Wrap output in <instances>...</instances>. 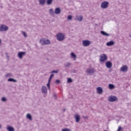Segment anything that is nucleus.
<instances>
[{"label": "nucleus", "instance_id": "nucleus-1", "mask_svg": "<svg viewBox=\"0 0 131 131\" xmlns=\"http://www.w3.org/2000/svg\"><path fill=\"white\" fill-rule=\"evenodd\" d=\"M41 46H46L47 45H50L51 43V41L49 39H46L45 38H41L39 40Z\"/></svg>", "mask_w": 131, "mask_h": 131}, {"label": "nucleus", "instance_id": "nucleus-2", "mask_svg": "<svg viewBox=\"0 0 131 131\" xmlns=\"http://www.w3.org/2000/svg\"><path fill=\"white\" fill-rule=\"evenodd\" d=\"M56 38L58 41H62L64 40L65 36H64V34H63V33H59L56 35Z\"/></svg>", "mask_w": 131, "mask_h": 131}, {"label": "nucleus", "instance_id": "nucleus-3", "mask_svg": "<svg viewBox=\"0 0 131 131\" xmlns=\"http://www.w3.org/2000/svg\"><path fill=\"white\" fill-rule=\"evenodd\" d=\"M108 101L111 102H117V101H118V98H117L116 96L111 95L108 96Z\"/></svg>", "mask_w": 131, "mask_h": 131}, {"label": "nucleus", "instance_id": "nucleus-4", "mask_svg": "<svg viewBox=\"0 0 131 131\" xmlns=\"http://www.w3.org/2000/svg\"><path fill=\"white\" fill-rule=\"evenodd\" d=\"M101 9H107L109 7V2L107 1H104L101 4L100 6Z\"/></svg>", "mask_w": 131, "mask_h": 131}, {"label": "nucleus", "instance_id": "nucleus-5", "mask_svg": "<svg viewBox=\"0 0 131 131\" xmlns=\"http://www.w3.org/2000/svg\"><path fill=\"white\" fill-rule=\"evenodd\" d=\"M107 56H106V54H101L100 56V62H105V61H106L107 60Z\"/></svg>", "mask_w": 131, "mask_h": 131}, {"label": "nucleus", "instance_id": "nucleus-6", "mask_svg": "<svg viewBox=\"0 0 131 131\" xmlns=\"http://www.w3.org/2000/svg\"><path fill=\"white\" fill-rule=\"evenodd\" d=\"M9 27L5 25H1L0 26V31H8Z\"/></svg>", "mask_w": 131, "mask_h": 131}, {"label": "nucleus", "instance_id": "nucleus-7", "mask_svg": "<svg viewBox=\"0 0 131 131\" xmlns=\"http://www.w3.org/2000/svg\"><path fill=\"white\" fill-rule=\"evenodd\" d=\"M26 55V52H19L17 53V57L19 59H23V57Z\"/></svg>", "mask_w": 131, "mask_h": 131}, {"label": "nucleus", "instance_id": "nucleus-8", "mask_svg": "<svg viewBox=\"0 0 131 131\" xmlns=\"http://www.w3.org/2000/svg\"><path fill=\"white\" fill-rule=\"evenodd\" d=\"M91 43V41L89 40H84L82 41V45L83 47H89Z\"/></svg>", "mask_w": 131, "mask_h": 131}, {"label": "nucleus", "instance_id": "nucleus-9", "mask_svg": "<svg viewBox=\"0 0 131 131\" xmlns=\"http://www.w3.org/2000/svg\"><path fill=\"white\" fill-rule=\"evenodd\" d=\"M95 71L94 69H89L86 70V72L88 75H92V74H94V73H95Z\"/></svg>", "mask_w": 131, "mask_h": 131}, {"label": "nucleus", "instance_id": "nucleus-10", "mask_svg": "<svg viewBox=\"0 0 131 131\" xmlns=\"http://www.w3.org/2000/svg\"><path fill=\"white\" fill-rule=\"evenodd\" d=\"M127 70H128V68L126 65L122 66L120 69V71H122V72H126Z\"/></svg>", "mask_w": 131, "mask_h": 131}, {"label": "nucleus", "instance_id": "nucleus-11", "mask_svg": "<svg viewBox=\"0 0 131 131\" xmlns=\"http://www.w3.org/2000/svg\"><path fill=\"white\" fill-rule=\"evenodd\" d=\"M41 91L42 94H47L48 93V89L46 86H42Z\"/></svg>", "mask_w": 131, "mask_h": 131}, {"label": "nucleus", "instance_id": "nucleus-12", "mask_svg": "<svg viewBox=\"0 0 131 131\" xmlns=\"http://www.w3.org/2000/svg\"><path fill=\"white\" fill-rule=\"evenodd\" d=\"M97 94L99 95H101V94H103V88L101 87H97L96 88Z\"/></svg>", "mask_w": 131, "mask_h": 131}, {"label": "nucleus", "instance_id": "nucleus-13", "mask_svg": "<svg viewBox=\"0 0 131 131\" xmlns=\"http://www.w3.org/2000/svg\"><path fill=\"white\" fill-rule=\"evenodd\" d=\"M75 20H77V21H79V22H81V21L83 20V17L81 15L79 16H77L75 18Z\"/></svg>", "mask_w": 131, "mask_h": 131}, {"label": "nucleus", "instance_id": "nucleus-14", "mask_svg": "<svg viewBox=\"0 0 131 131\" xmlns=\"http://www.w3.org/2000/svg\"><path fill=\"white\" fill-rule=\"evenodd\" d=\"M54 13L56 15H59V14H60L61 13V9H60V7L56 8L55 10Z\"/></svg>", "mask_w": 131, "mask_h": 131}, {"label": "nucleus", "instance_id": "nucleus-15", "mask_svg": "<svg viewBox=\"0 0 131 131\" xmlns=\"http://www.w3.org/2000/svg\"><path fill=\"white\" fill-rule=\"evenodd\" d=\"M105 66L107 68L110 69L111 67H112V62L111 61H107L105 63Z\"/></svg>", "mask_w": 131, "mask_h": 131}, {"label": "nucleus", "instance_id": "nucleus-16", "mask_svg": "<svg viewBox=\"0 0 131 131\" xmlns=\"http://www.w3.org/2000/svg\"><path fill=\"white\" fill-rule=\"evenodd\" d=\"M74 118L76 120V122H78L79 120H80V116L77 114L74 116Z\"/></svg>", "mask_w": 131, "mask_h": 131}, {"label": "nucleus", "instance_id": "nucleus-17", "mask_svg": "<svg viewBox=\"0 0 131 131\" xmlns=\"http://www.w3.org/2000/svg\"><path fill=\"white\" fill-rule=\"evenodd\" d=\"M7 130L8 131H15V128L13 127V126L11 125H8L7 127Z\"/></svg>", "mask_w": 131, "mask_h": 131}, {"label": "nucleus", "instance_id": "nucleus-18", "mask_svg": "<svg viewBox=\"0 0 131 131\" xmlns=\"http://www.w3.org/2000/svg\"><path fill=\"white\" fill-rule=\"evenodd\" d=\"M106 45L107 46V47H112V46H114V41H110L109 42H107L106 43Z\"/></svg>", "mask_w": 131, "mask_h": 131}, {"label": "nucleus", "instance_id": "nucleus-19", "mask_svg": "<svg viewBox=\"0 0 131 131\" xmlns=\"http://www.w3.org/2000/svg\"><path fill=\"white\" fill-rule=\"evenodd\" d=\"M101 34H102V35H103L104 36H110V34L106 33L105 31H101L100 32Z\"/></svg>", "mask_w": 131, "mask_h": 131}, {"label": "nucleus", "instance_id": "nucleus-20", "mask_svg": "<svg viewBox=\"0 0 131 131\" xmlns=\"http://www.w3.org/2000/svg\"><path fill=\"white\" fill-rule=\"evenodd\" d=\"M26 118H27V119H29V120H32V116H31V115L30 114H27L26 115Z\"/></svg>", "mask_w": 131, "mask_h": 131}, {"label": "nucleus", "instance_id": "nucleus-21", "mask_svg": "<svg viewBox=\"0 0 131 131\" xmlns=\"http://www.w3.org/2000/svg\"><path fill=\"white\" fill-rule=\"evenodd\" d=\"M71 58H74V61H75V60H76V55L73 52L71 53Z\"/></svg>", "mask_w": 131, "mask_h": 131}, {"label": "nucleus", "instance_id": "nucleus-22", "mask_svg": "<svg viewBox=\"0 0 131 131\" xmlns=\"http://www.w3.org/2000/svg\"><path fill=\"white\" fill-rule=\"evenodd\" d=\"M64 67L66 68H67L68 67H70V66H71V63L70 62H66V63H64Z\"/></svg>", "mask_w": 131, "mask_h": 131}, {"label": "nucleus", "instance_id": "nucleus-23", "mask_svg": "<svg viewBox=\"0 0 131 131\" xmlns=\"http://www.w3.org/2000/svg\"><path fill=\"white\" fill-rule=\"evenodd\" d=\"M8 81H10V82H17V80H16L15 79H13L12 78H10L8 79Z\"/></svg>", "mask_w": 131, "mask_h": 131}, {"label": "nucleus", "instance_id": "nucleus-24", "mask_svg": "<svg viewBox=\"0 0 131 131\" xmlns=\"http://www.w3.org/2000/svg\"><path fill=\"white\" fill-rule=\"evenodd\" d=\"M108 88L110 90H113V89L115 88V86H114L113 84H109Z\"/></svg>", "mask_w": 131, "mask_h": 131}, {"label": "nucleus", "instance_id": "nucleus-25", "mask_svg": "<svg viewBox=\"0 0 131 131\" xmlns=\"http://www.w3.org/2000/svg\"><path fill=\"white\" fill-rule=\"evenodd\" d=\"M40 5H45L46 4V0H39Z\"/></svg>", "mask_w": 131, "mask_h": 131}, {"label": "nucleus", "instance_id": "nucleus-26", "mask_svg": "<svg viewBox=\"0 0 131 131\" xmlns=\"http://www.w3.org/2000/svg\"><path fill=\"white\" fill-rule=\"evenodd\" d=\"M51 83V81H48V83L47 84V88L49 91L51 90V87L50 86V84Z\"/></svg>", "mask_w": 131, "mask_h": 131}, {"label": "nucleus", "instance_id": "nucleus-27", "mask_svg": "<svg viewBox=\"0 0 131 131\" xmlns=\"http://www.w3.org/2000/svg\"><path fill=\"white\" fill-rule=\"evenodd\" d=\"M49 14L50 15H54V10L53 9H50L49 10Z\"/></svg>", "mask_w": 131, "mask_h": 131}, {"label": "nucleus", "instance_id": "nucleus-28", "mask_svg": "<svg viewBox=\"0 0 131 131\" xmlns=\"http://www.w3.org/2000/svg\"><path fill=\"white\" fill-rule=\"evenodd\" d=\"M52 3H53V0H47V5H52Z\"/></svg>", "mask_w": 131, "mask_h": 131}, {"label": "nucleus", "instance_id": "nucleus-29", "mask_svg": "<svg viewBox=\"0 0 131 131\" xmlns=\"http://www.w3.org/2000/svg\"><path fill=\"white\" fill-rule=\"evenodd\" d=\"M5 76H6V77H12L13 74H12L11 73L7 74Z\"/></svg>", "mask_w": 131, "mask_h": 131}, {"label": "nucleus", "instance_id": "nucleus-30", "mask_svg": "<svg viewBox=\"0 0 131 131\" xmlns=\"http://www.w3.org/2000/svg\"><path fill=\"white\" fill-rule=\"evenodd\" d=\"M54 77V74H52L50 75L48 81H51L52 80V78Z\"/></svg>", "mask_w": 131, "mask_h": 131}, {"label": "nucleus", "instance_id": "nucleus-31", "mask_svg": "<svg viewBox=\"0 0 131 131\" xmlns=\"http://www.w3.org/2000/svg\"><path fill=\"white\" fill-rule=\"evenodd\" d=\"M58 70H53L50 72V73H58Z\"/></svg>", "mask_w": 131, "mask_h": 131}, {"label": "nucleus", "instance_id": "nucleus-32", "mask_svg": "<svg viewBox=\"0 0 131 131\" xmlns=\"http://www.w3.org/2000/svg\"><path fill=\"white\" fill-rule=\"evenodd\" d=\"M67 81H68V83H71V82H72V79H71L70 78H68Z\"/></svg>", "mask_w": 131, "mask_h": 131}, {"label": "nucleus", "instance_id": "nucleus-33", "mask_svg": "<svg viewBox=\"0 0 131 131\" xmlns=\"http://www.w3.org/2000/svg\"><path fill=\"white\" fill-rule=\"evenodd\" d=\"M1 100L2 101V102H7V98L2 97Z\"/></svg>", "mask_w": 131, "mask_h": 131}, {"label": "nucleus", "instance_id": "nucleus-34", "mask_svg": "<svg viewBox=\"0 0 131 131\" xmlns=\"http://www.w3.org/2000/svg\"><path fill=\"white\" fill-rule=\"evenodd\" d=\"M60 82H61L60 80H56L55 82V83H56V84H60Z\"/></svg>", "mask_w": 131, "mask_h": 131}, {"label": "nucleus", "instance_id": "nucleus-35", "mask_svg": "<svg viewBox=\"0 0 131 131\" xmlns=\"http://www.w3.org/2000/svg\"><path fill=\"white\" fill-rule=\"evenodd\" d=\"M68 20H72V15H69L68 16Z\"/></svg>", "mask_w": 131, "mask_h": 131}, {"label": "nucleus", "instance_id": "nucleus-36", "mask_svg": "<svg viewBox=\"0 0 131 131\" xmlns=\"http://www.w3.org/2000/svg\"><path fill=\"white\" fill-rule=\"evenodd\" d=\"M121 130H122V127L119 126V127H118V129H117V131H121Z\"/></svg>", "mask_w": 131, "mask_h": 131}, {"label": "nucleus", "instance_id": "nucleus-37", "mask_svg": "<svg viewBox=\"0 0 131 131\" xmlns=\"http://www.w3.org/2000/svg\"><path fill=\"white\" fill-rule=\"evenodd\" d=\"M23 34L25 36V37H27V35L26 34V33H25V32H23Z\"/></svg>", "mask_w": 131, "mask_h": 131}, {"label": "nucleus", "instance_id": "nucleus-38", "mask_svg": "<svg viewBox=\"0 0 131 131\" xmlns=\"http://www.w3.org/2000/svg\"><path fill=\"white\" fill-rule=\"evenodd\" d=\"M62 131H71V130L68 128H64V129H62Z\"/></svg>", "mask_w": 131, "mask_h": 131}, {"label": "nucleus", "instance_id": "nucleus-39", "mask_svg": "<svg viewBox=\"0 0 131 131\" xmlns=\"http://www.w3.org/2000/svg\"><path fill=\"white\" fill-rule=\"evenodd\" d=\"M6 57L7 58V59H9V58H10V57L9 56V55H8V53H6Z\"/></svg>", "mask_w": 131, "mask_h": 131}, {"label": "nucleus", "instance_id": "nucleus-40", "mask_svg": "<svg viewBox=\"0 0 131 131\" xmlns=\"http://www.w3.org/2000/svg\"><path fill=\"white\" fill-rule=\"evenodd\" d=\"M54 99H55V100H57V96L56 95V94H54Z\"/></svg>", "mask_w": 131, "mask_h": 131}, {"label": "nucleus", "instance_id": "nucleus-41", "mask_svg": "<svg viewBox=\"0 0 131 131\" xmlns=\"http://www.w3.org/2000/svg\"><path fill=\"white\" fill-rule=\"evenodd\" d=\"M73 73H76V72H77V71L76 70H73Z\"/></svg>", "mask_w": 131, "mask_h": 131}, {"label": "nucleus", "instance_id": "nucleus-42", "mask_svg": "<svg viewBox=\"0 0 131 131\" xmlns=\"http://www.w3.org/2000/svg\"><path fill=\"white\" fill-rule=\"evenodd\" d=\"M65 111H66V109L64 108V109H63V112H65Z\"/></svg>", "mask_w": 131, "mask_h": 131}, {"label": "nucleus", "instance_id": "nucleus-43", "mask_svg": "<svg viewBox=\"0 0 131 131\" xmlns=\"http://www.w3.org/2000/svg\"><path fill=\"white\" fill-rule=\"evenodd\" d=\"M2 125L1 124H0V129H1V128H2Z\"/></svg>", "mask_w": 131, "mask_h": 131}, {"label": "nucleus", "instance_id": "nucleus-44", "mask_svg": "<svg viewBox=\"0 0 131 131\" xmlns=\"http://www.w3.org/2000/svg\"><path fill=\"white\" fill-rule=\"evenodd\" d=\"M1 42H2V40H1V39H0V43H1Z\"/></svg>", "mask_w": 131, "mask_h": 131}, {"label": "nucleus", "instance_id": "nucleus-45", "mask_svg": "<svg viewBox=\"0 0 131 131\" xmlns=\"http://www.w3.org/2000/svg\"><path fill=\"white\" fill-rule=\"evenodd\" d=\"M109 72H111V70H109Z\"/></svg>", "mask_w": 131, "mask_h": 131}]
</instances>
